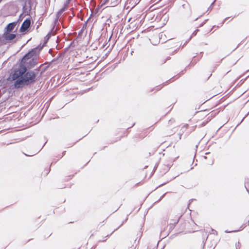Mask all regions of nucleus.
I'll return each mask as SVG.
<instances>
[{
    "label": "nucleus",
    "mask_w": 249,
    "mask_h": 249,
    "mask_svg": "<svg viewBox=\"0 0 249 249\" xmlns=\"http://www.w3.org/2000/svg\"><path fill=\"white\" fill-rule=\"evenodd\" d=\"M16 67L13 68L12 71L7 78L9 81H14L11 86L13 89H22L25 86L34 84L36 81L37 72L35 70H30L26 64H32L35 66L37 63H17Z\"/></svg>",
    "instance_id": "nucleus-1"
},
{
    "label": "nucleus",
    "mask_w": 249,
    "mask_h": 249,
    "mask_svg": "<svg viewBox=\"0 0 249 249\" xmlns=\"http://www.w3.org/2000/svg\"><path fill=\"white\" fill-rule=\"evenodd\" d=\"M40 49L36 48L26 54L22 58L21 62H35L38 60Z\"/></svg>",
    "instance_id": "nucleus-2"
},
{
    "label": "nucleus",
    "mask_w": 249,
    "mask_h": 249,
    "mask_svg": "<svg viewBox=\"0 0 249 249\" xmlns=\"http://www.w3.org/2000/svg\"><path fill=\"white\" fill-rule=\"evenodd\" d=\"M16 36V35L15 34L8 33V32H4L2 35L1 36L0 44L3 45L6 44L13 40Z\"/></svg>",
    "instance_id": "nucleus-3"
},
{
    "label": "nucleus",
    "mask_w": 249,
    "mask_h": 249,
    "mask_svg": "<svg viewBox=\"0 0 249 249\" xmlns=\"http://www.w3.org/2000/svg\"><path fill=\"white\" fill-rule=\"evenodd\" d=\"M194 66V63H189V64L186 66L184 70L183 71H181L178 74H177V76H178L176 78H175L176 76H173L168 80L165 81L163 83V86H166L168 85L169 83L173 82L174 81H175L176 79L178 78L179 77H180L181 75H183L184 73V71H186L187 69H190L191 67H193Z\"/></svg>",
    "instance_id": "nucleus-4"
},
{
    "label": "nucleus",
    "mask_w": 249,
    "mask_h": 249,
    "mask_svg": "<svg viewBox=\"0 0 249 249\" xmlns=\"http://www.w3.org/2000/svg\"><path fill=\"white\" fill-rule=\"evenodd\" d=\"M117 66V63H115L112 65V63H107L106 65L104 66L102 69V70H104V72L107 73L110 72L112 71Z\"/></svg>",
    "instance_id": "nucleus-5"
},
{
    "label": "nucleus",
    "mask_w": 249,
    "mask_h": 249,
    "mask_svg": "<svg viewBox=\"0 0 249 249\" xmlns=\"http://www.w3.org/2000/svg\"><path fill=\"white\" fill-rule=\"evenodd\" d=\"M31 24V21L30 19H26L22 23L20 27V31L21 32H24L27 30L30 27Z\"/></svg>",
    "instance_id": "nucleus-6"
},
{
    "label": "nucleus",
    "mask_w": 249,
    "mask_h": 249,
    "mask_svg": "<svg viewBox=\"0 0 249 249\" xmlns=\"http://www.w3.org/2000/svg\"><path fill=\"white\" fill-rule=\"evenodd\" d=\"M15 26L16 24L14 22L8 24L6 27L4 32H8V33H10L14 29Z\"/></svg>",
    "instance_id": "nucleus-7"
},
{
    "label": "nucleus",
    "mask_w": 249,
    "mask_h": 249,
    "mask_svg": "<svg viewBox=\"0 0 249 249\" xmlns=\"http://www.w3.org/2000/svg\"><path fill=\"white\" fill-rule=\"evenodd\" d=\"M176 226V223H170L169 224V228L168 231L166 232V235L165 236L166 237V236L168 235L172 231V230L175 228Z\"/></svg>",
    "instance_id": "nucleus-8"
},
{
    "label": "nucleus",
    "mask_w": 249,
    "mask_h": 249,
    "mask_svg": "<svg viewBox=\"0 0 249 249\" xmlns=\"http://www.w3.org/2000/svg\"><path fill=\"white\" fill-rule=\"evenodd\" d=\"M245 187L249 194V179L246 178L245 180Z\"/></svg>",
    "instance_id": "nucleus-9"
},
{
    "label": "nucleus",
    "mask_w": 249,
    "mask_h": 249,
    "mask_svg": "<svg viewBox=\"0 0 249 249\" xmlns=\"http://www.w3.org/2000/svg\"><path fill=\"white\" fill-rule=\"evenodd\" d=\"M181 216V215L177 216V219L176 220L171 219V222L170 223H176V225L178 223Z\"/></svg>",
    "instance_id": "nucleus-10"
},
{
    "label": "nucleus",
    "mask_w": 249,
    "mask_h": 249,
    "mask_svg": "<svg viewBox=\"0 0 249 249\" xmlns=\"http://www.w3.org/2000/svg\"><path fill=\"white\" fill-rule=\"evenodd\" d=\"M249 77V74L244 79H242L240 82L237 84V86H241V85H242L244 82L245 81V80Z\"/></svg>",
    "instance_id": "nucleus-11"
},
{
    "label": "nucleus",
    "mask_w": 249,
    "mask_h": 249,
    "mask_svg": "<svg viewBox=\"0 0 249 249\" xmlns=\"http://www.w3.org/2000/svg\"><path fill=\"white\" fill-rule=\"evenodd\" d=\"M127 219H128V215L127 216L126 218L122 222V224L118 228H117L116 229H115L114 230V231H113L110 234H111L115 231L118 230L121 226H122L124 224V222H126Z\"/></svg>",
    "instance_id": "nucleus-12"
},
{
    "label": "nucleus",
    "mask_w": 249,
    "mask_h": 249,
    "mask_svg": "<svg viewBox=\"0 0 249 249\" xmlns=\"http://www.w3.org/2000/svg\"><path fill=\"white\" fill-rule=\"evenodd\" d=\"M249 72V69L247 70L244 73H243L242 75H240L239 76V77H238L237 78V79L236 80V81L238 80V79H239L240 78H241L242 77H243L246 73H247Z\"/></svg>",
    "instance_id": "nucleus-13"
},
{
    "label": "nucleus",
    "mask_w": 249,
    "mask_h": 249,
    "mask_svg": "<svg viewBox=\"0 0 249 249\" xmlns=\"http://www.w3.org/2000/svg\"><path fill=\"white\" fill-rule=\"evenodd\" d=\"M240 230H233V231H228V230H226L225 231V232L226 233H231V232H237L238 231H239Z\"/></svg>",
    "instance_id": "nucleus-14"
},
{
    "label": "nucleus",
    "mask_w": 249,
    "mask_h": 249,
    "mask_svg": "<svg viewBox=\"0 0 249 249\" xmlns=\"http://www.w3.org/2000/svg\"><path fill=\"white\" fill-rule=\"evenodd\" d=\"M160 87V86H158L156 87V91L160 90L163 87V86L161 87Z\"/></svg>",
    "instance_id": "nucleus-15"
},
{
    "label": "nucleus",
    "mask_w": 249,
    "mask_h": 249,
    "mask_svg": "<svg viewBox=\"0 0 249 249\" xmlns=\"http://www.w3.org/2000/svg\"><path fill=\"white\" fill-rule=\"evenodd\" d=\"M164 195H165V194H163V195H162V196H160V199H159L157 202H158V201H160V200H161L163 198V197H164Z\"/></svg>",
    "instance_id": "nucleus-16"
},
{
    "label": "nucleus",
    "mask_w": 249,
    "mask_h": 249,
    "mask_svg": "<svg viewBox=\"0 0 249 249\" xmlns=\"http://www.w3.org/2000/svg\"><path fill=\"white\" fill-rule=\"evenodd\" d=\"M58 160H56L55 159H54L52 161V162L51 163V164L52 165L53 163H56L57 162V161Z\"/></svg>",
    "instance_id": "nucleus-17"
},
{
    "label": "nucleus",
    "mask_w": 249,
    "mask_h": 249,
    "mask_svg": "<svg viewBox=\"0 0 249 249\" xmlns=\"http://www.w3.org/2000/svg\"><path fill=\"white\" fill-rule=\"evenodd\" d=\"M240 244L239 243V242H238V244L237 245L236 244V249H237L238 248H240Z\"/></svg>",
    "instance_id": "nucleus-18"
},
{
    "label": "nucleus",
    "mask_w": 249,
    "mask_h": 249,
    "mask_svg": "<svg viewBox=\"0 0 249 249\" xmlns=\"http://www.w3.org/2000/svg\"><path fill=\"white\" fill-rule=\"evenodd\" d=\"M92 88V87L90 88H89V89H86L85 90V92H88V91H89V90H90Z\"/></svg>",
    "instance_id": "nucleus-19"
},
{
    "label": "nucleus",
    "mask_w": 249,
    "mask_h": 249,
    "mask_svg": "<svg viewBox=\"0 0 249 249\" xmlns=\"http://www.w3.org/2000/svg\"><path fill=\"white\" fill-rule=\"evenodd\" d=\"M65 153H66L65 151H63L62 153V155L61 157H60V158H61L65 154Z\"/></svg>",
    "instance_id": "nucleus-20"
},
{
    "label": "nucleus",
    "mask_w": 249,
    "mask_h": 249,
    "mask_svg": "<svg viewBox=\"0 0 249 249\" xmlns=\"http://www.w3.org/2000/svg\"><path fill=\"white\" fill-rule=\"evenodd\" d=\"M246 116H245L243 118V119H242V120H241V121L240 122V123L239 124H238L237 125V126H237L238 125H239V124H241V122L243 121L244 119L245 118V117Z\"/></svg>",
    "instance_id": "nucleus-21"
},
{
    "label": "nucleus",
    "mask_w": 249,
    "mask_h": 249,
    "mask_svg": "<svg viewBox=\"0 0 249 249\" xmlns=\"http://www.w3.org/2000/svg\"><path fill=\"white\" fill-rule=\"evenodd\" d=\"M196 200L195 199H191L189 200V203H191L193 200Z\"/></svg>",
    "instance_id": "nucleus-22"
},
{
    "label": "nucleus",
    "mask_w": 249,
    "mask_h": 249,
    "mask_svg": "<svg viewBox=\"0 0 249 249\" xmlns=\"http://www.w3.org/2000/svg\"><path fill=\"white\" fill-rule=\"evenodd\" d=\"M135 123H134V124L132 125V126H131L128 127L127 129H128L129 128L132 127L135 125Z\"/></svg>",
    "instance_id": "nucleus-23"
},
{
    "label": "nucleus",
    "mask_w": 249,
    "mask_h": 249,
    "mask_svg": "<svg viewBox=\"0 0 249 249\" xmlns=\"http://www.w3.org/2000/svg\"><path fill=\"white\" fill-rule=\"evenodd\" d=\"M106 240H104V239H102V240H99V242H105L106 241Z\"/></svg>",
    "instance_id": "nucleus-24"
},
{
    "label": "nucleus",
    "mask_w": 249,
    "mask_h": 249,
    "mask_svg": "<svg viewBox=\"0 0 249 249\" xmlns=\"http://www.w3.org/2000/svg\"><path fill=\"white\" fill-rule=\"evenodd\" d=\"M106 240H104V239H102V240H99V242H105L106 241Z\"/></svg>",
    "instance_id": "nucleus-25"
},
{
    "label": "nucleus",
    "mask_w": 249,
    "mask_h": 249,
    "mask_svg": "<svg viewBox=\"0 0 249 249\" xmlns=\"http://www.w3.org/2000/svg\"><path fill=\"white\" fill-rule=\"evenodd\" d=\"M50 170H51V168H50H50H49V169L48 172H47L46 173V175H47V174L49 173V172H50Z\"/></svg>",
    "instance_id": "nucleus-26"
},
{
    "label": "nucleus",
    "mask_w": 249,
    "mask_h": 249,
    "mask_svg": "<svg viewBox=\"0 0 249 249\" xmlns=\"http://www.w3.org/2000/svg\"><path fill=\"white\" fill-rule=\"evenodd\" d=\"M203 248H204V246H205V243L204 242V241H203Z\"/></svg>",
    "instance_id": "nucleus-27"
},
{
    "label": "nucleus",
    "mask_w": 249,
    "mask_h": 249,
    "mask_svg": "<svg viewBox=\"0 0 249 249\" xmlns=\"http://www.w3.org/2000/svg\"><path fill=\"white\" fill-rule=\"evenodd\" d=\"M173 121V120L171 119L169 120V122H172Z\"/></svg>",
    "instance_id": "nucleus-28"
},
{
    "label": "nucleus",
    "mask_w": 249,
    "mask_h": 249,
    "mask_svg": "<svg viewBox=\"0 0 249 249\" xmlns=\"http://www.w3.org/2000/svg\"><path fill=\"white\" fill-rule=\"evenodd\" d=\"M211 75H212V74H210V75H209V76H208V78H207V79H209V78H210V77H211Z\"/></svg>",
    "instance_id": "nucleus-29"
},
{
    "label": "nucleus",
    "mask_w": 249,
    "mask_h": 249,
    "mask_svg": "<svg viewBox=\"0 0 249 249\" xmlns=\"http://www.w3.org/2000/svg\"><path fill=\"white\" fill-rule=\"evenodd\" d=\"M211 75H212V74H210V75H209V76H208V78H207V79H209V78H210V77H211Z\"/></svg>",
    "instance_id": "nucleus-30"
},
{
    "label": "nucleus",
    "mask_w": 249,
    "mask_h": 249,
    "mask_svg": "<svg viewBox=\"0 0 249 249\" xmlns=\"http://www.w3.org/2000/svg\"><path fill=\"white\" fill-rule=\"evenodd\" d=\"M211 75H212V74H210V75H209V76H208V78H207V79H209V78H210V77H211Z\"/></svg>",
    "instance_id": "nucleus-31"
},
{
    "label": "nucleus",
    "mask_w": 249,
    "mask_h": 249,
    "mask_svg": "<svg viewBox=\"0 0 249 249\" xmlns=\"http://www.w3.org/2000/svg\"><path fill=\"white\" fill-rule=\"evenodd\" d=\"M211 75H212V74H210V75H209V76H208V78H207V79H209V78H210V77H211Z\"/></svg>",
    "instance_id": "nucleus-32"
},
{
    "label": "nucleus",
    "mask_w": 249,
    "mask_h": 249,
    "mask_svg": "<svg viewBox=\"0 0 249 249\" xmlns=\"http://www.w3.org/2000/svg\"><path fill=\"white\" fill-rule=\"evenodd\" d=\"M181 134H180V135H179V139H181Z\"/></svg>",
    "instance_id": "nucleus-33"
},
{
    "label": "nucleus",
    "mask_w": 249,
    "mask_h": 249,
    "mask_svg": "<svg viewBox=\"0 0 249 249\" xmlns=\"http://www.w3.org/2000/svg\"><path fill=\"white\" fill-rule=\"evenodd\" d=\"M204 158L205 159H207V157L206 156H204Z\"/></svg>",
    "instance_id": "nucleus-34"
},
{
    "label": "nucleus",
    "mask_w": 249,
    "mask_h": 249,
    "mask_svg": "<svg viewBox=\"0 0 249 249\" xmlns=\"http://www.w3.org/2000/svg\"><path fill=\"white\" fill-rule=\"evenodd\" d=\"M46 64V63H42V64H43V65H44V64ZM48 64H51L52 63H48Z\"/></svg>",
    "instance_id": "nucleus-35"
},
{
    "label": "nucleus",
    "mask_w": 249,
    "mask_h": 249,
    "mask_svg": "<svg viewBox=\"0 0 249 249\" xmlns=\"http://www.w3.org/2000/svg\"><path fill=\"white\" fill-rule=\"evenodd\" d=\"M46 142H47V141H46L45 142H44V144H43V146H42V147H43V146H44V145L46 144Z\"/></svg>",
    "instance_id": "nucleus-36"
},
{
    "label": "nucleus",
    "mask_w": 249,
    "mask_h": 249,
    "mask_svg": "<svg viewBox=\"0 0 249 249\" xmlns=\"http://www.w3.org/2000/svg\"><path fill=\"white\" fill-rule=\"evenodd\" d=\"M165 184V183H162V184L160 185V186L163 185H164ZM159 186H160V185Z\"/></svg>",
    "instance_id": "nucleus-37"
},
{
    "label": "nucleus",
    "mask_w": 249,
    "mask_h": 249,
    "mask_svg": "<svg viewBox=\"0 0 249 249\" xmlns=\"http://www.w3.org/2000/svg\"><path fill=\"white\" fill-rule=\"evenodd\" d=\"M173 133H175V131H174V132L173 131L172 133L171 134V135H172Z\"/></svg>",
    "instance_id": "nucleus-38"
},
{
    "label": "nucleus",
    "mask_w": 249,
    "mask_h": 249,
    "mask_svg": "<svg viewBox=\"0 0 249 249\" xmlns=\"http://www.w3.org/2000/svg\"><path fill=\"white\" fill-rule=\"evenodd\" d=\"M4 64V63H2V67H3V64Z\"/></svg>",
    "instance_id": "nucleus-39"
},
{
    "label": "nucleus",
    "mask_w": 249,
    "mask_h": 249,
    "mask_svg": "<svg viewBox=\"0 0 249 249\" xmlns=\"http://www.w3.org/2000/svg\"><path fill=\"white\" fill-rule=\"evenodd\" d=\"M79 66V65H77V64H76L75 66Z\"/></svg>",
    "instance_id": "nucleus-40"
},
{
    "label": "nucleus",
    "mask_w": 249,
    "mask_h": 249,
    "mask_svg": "<svg viewBox=\"0 0 249 249\" xmlns=\"http://www.w3.org/2000/svg\"><path fill=\"white\" fill-rule=\"evenodd\" d=\"M109 235H107L106 237H108Z\"/></svg>",
    "instance_id": "nucleus-41"
},
{
    "label": "nucleus",
    "mask_w": 249,
    "mask_h": 249,
    "mask_svg": "<svg viewBox=\"0 0 249 249\" xmlns=\"http://www.w3.org/2000/svg\"><path fill=\"white\" fill-rule=\"evenodd\" d=\"M249 114V112H248V113L247 114V115H248V114Z\"/></svg>",
    "instance_id": "nucleus-42"
}]
</instances>
